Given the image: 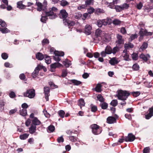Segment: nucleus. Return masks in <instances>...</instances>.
Wrapping results in <instances>:
<instances>
[{"label":"nucleus","mask_w":153,"mask_h":153,"mask_svg":"<svg viewBox=\"0 0 153 153\" xmlns=\"http://www.w3.org/2000/svg\"><path fill=\"white\" fill-rule=\"evenodd\" d=\"M118 94L117 95L118 99L122 100H125L130 94L129 91H126L120 90L118 91Z\"/></svg>","instance_id":"obj_1"},{"label":"nucleus","mask_w":153,"mask_h":153,"mask_svg":"<svg viewBox=\"0 0 153 153\" xmlns=\"http://www.w3.org/2000/svg\"><path fill=\"white\" fill-rule=\"evenodd\" d=\"M57 10L56 8L53 7L48 10L46 9L45 11L46 16L50 17L49 18L50 19H53L57 17V15L56 13H54L53 11H56Z\"/></svg>","instance_id":"obj_2"},{"label":"nucleus","mask_w":153,"mask_h":153,"mask_svg":"<svg viewBox=\"0 0 153 153\" xmlns=\"http://www.w3.org/2000/svg\"><path fill=\"white\" fill-rule=\"evenodd\" d=\"M91 129L92 133L94 135H98L101 133L102 131V127L96 124L91 125L90 127Z\"/></svg>","instance_id":"obj_3"},{"label":"nucleus","mask_w":153,"mask_h":153,"mask_svg":"<svg viewBox=\"0 0 153 153\" xmlns=\"http://www.w3.org/2000/svg\"><path fill=\"white\" fill-rule=\"evenodd\" d=\"M24 97H28L30 99L33 98L35 96V90L33 89H28L23 93Z\"/></svg>","instance_id":"obj_4"},{"label":"nucleus","mask_w":153,"mask_h":153,"mask_svg":"<svg viewBox=\"0 0 153 153\" xmlns=\"http://www.w3.org/2000/svg\"><path fill=\"white\" fill-rule=\"evenodd\" d=\"M111 21V19L108 18L102 20H99L97 21V25L98 27H101L103 25L106 26L108 24V25L110 24L111 22H110V21Z\"/></svg>","instance_id":"obj_5"},{"label":"nucleus","mask_w":153,"mask_h":153,"mask_svg":"<svg viewBox=\"0 0 153 153\" xmlns=\"http://www.w3.org/2000/svg\"><path fill=\"white\" fill-rule=\"evenodd\" d=\"M136 139L135 136L132 133H129L127 136L125 138V141L126 142H132Z\"/></svg>","instance_id":"obj_6"},{"label":"nucleus","mask_w":153,"mask_h":153,"mask_svg":"<svg viewBox=\"0 0 153 153\" xmlns=\"http://www.w3.org/2000/svg\"><path fill=\"white\" fill-rule=\"evenodd\" d=\"M45 97L46 101L49 100V96L50 95V89L49 87H44V88Z\"/></svg>","instance_id":"obj_7"},{"label":"nucleus","mask_w":153,"mask_h":153,"mask_svg":"<svg viewBox=\"0 0 153 153\" xmlns=\"http://www.w3.org/2000/svg\"><path fill=\"white\" fill-rule=\"evenodd\" d=\"M140 35H141V37L143 36L144 35L146 36H151L152 35V33L151 32H148L146 30H144L142 28H141L139 32Z\"/></svg>","instance_id":"obj_8"},{"label":"nucleus","mask_w":153,"mask_h":153,"mask_svg":"<svg viewBox=\"0 0 153 153\" xmlns=\"http://www.w3.org/2000/svg\"><path fill=\"white\" fill-rule=\"evenodd\" d=\"M59 16L61 18L63 19V20L67 19L66 18L68 17V13L65 10H62L60 11Z\"/></svg>","instance_id":"obj_9"},{"label":"nucleus","mask_w":153,"mask_h":153,"mask_svg":"<svg viewBox=\"0 0 153 153\" xmlns=\"http://www.w3.org/2000/svg\"><path fill=\"white\" fill-rule=\"evenodd\" d=\"M149 113L145 115V118L148 120L153 116V106L149 108L148 110Z\"/></svg>","instance_id":"obj_10"},{"label":"nucleus","mask_w":153,"mask_h":153,"mask_svg":"<svg viewBox=\"0 0 153 153\" xmlns=\"http://www.w3.org/2000/svg\"><path fill=\"white\" fill-rule=\"evenodd\" d=\"M122 37V36L118 34H117V40L116 41V42L118 44H121L124 43V41Z\"/></svg>","instance_id":"obj_11"},{"label":"nucleus","mask_w":153,"mask_h":153,"mask_svg":"<svg viewBox=\"0 0 153 153\" xmlns=\"http://www.w3.org/2000/svg\"><path fill=\"white\" fill-rule=\"evenodd\" d=\"M107 122L109 124H112L116 122V118L110 116L107 119Z\"/></svg>","instance_id":"obj_12"},{"label":"nucleus","mask_w":153,"mask_h":153,"mask_svg":"<svg viewBox=\"0 0 153 153\" xmlns=\"http://www.w3.org/2000/svg\"><path fill=\"white\" fill-rule=\"evenodd\" d=\"M63 22L65 25L72 26L74 25L75 22L73 21H71L68 19L63 20Z\"/></svg>","instance_id":"obj_13"},{"label":"nucleus","mask_w":153,"mask_h":153,"mask_svg":"<svg viewBox=\"0 0 153 153\" xmlns=\"http://www.w3.org/2000/svg\"><path fill=\"white\" fill-rule=\"evenodd\" d=\"M91 27L90 25H86L85 27V33L86 35H89L91 33Z\"/></svg>","instance_id":"obj_14"},{"label":"nucleus","mask_w":153,"mask_h":153,"mask_svg":"<svg viewBox=\"0 0 153 153\" xmlns=\"http://www.w3.org/2000/svg\"><path fill=\"white\" fill-rule=\"evenodd\" d=\"M41 123V122L37 117H34L32 120V124L33 125H39Z\"/></svg>","instance_id":"obj_15"},{"label":"nucleus","mask_w":153,"mask_h":153,"mask_svg":"<svg viewBox=\"0 0 153 153\" xmlns=\"http://www.w3.org/2000/svg\"><path fill=\"white\" fill-rule=\"evenodd\" d=\"M36 126L31 124V126L29 128V131L30 133L33 134L36 132Z\"/></svg>","instance_id":"obj_16"},{"label":"nucleus","mask_w":153,"mask_h":153,"mask_svg":"<svg viewBox=\"0 0 153 153\" xmlns=\"http://www.w3.org/2000/svg\"><path fill=\"white\" fill-rule=\"evenodd\" d=\"M118 62L116 57H113L109 61L110 63L112 65H114L117 64Z\"/></svg>","instance_id":"obj_17"},{"label":"nucleus","mask_w":153,"mask_h":153,"mask_svg":"<svg viewBox=\"0 0 153 153\" xmlns=\"http://www.w3.org/2000/svg\"><path fill=\"white\" fill-rule=\"evenodd\" d=\"M5 103L3 100H0V112L2 111L4 109Z\"/></svg>","instance_id":"obj_18"},{"label":"nucleus","mask_w":153,"mask_h":153,"mask_svg":"<svg viewBox=\"0 0 153 153\" xmlns=\"http://www.w3.org/2000/svg\"><path fill=\"white\" fill-rule=\"evenodd\" d=\"M85 104L84 100L83 99L81 98L79 100L78 104L80 106L81 108L82 106H85Z\"/></svg>","instance_id":"obj_19"},{"label":"nucleus","mask_w":153,"mask_h":153,"mask_svg":"<svg viewBox=\"0 0 153 153\" xmlns=\"http://www.w3.org/2000/svg\"><path fill=\"white\" fill-rule=\"evenodd\" d=\"M36 58L39 60H42L45 57L44 55L40 53H38L36 55Z\"/></svg>","instance_id":"obj_20"},{"label":"nucleus","mask_w":153,"mask_h":153,"mask_svg":"<svg viewBox=\"0 0 153 153\" xmlns=\"http://www.w3.org/2000/svg\"><path fill=\"white\" fill-rule=\"evenodd\" d=\"M62 66V65L59 62H56L51 65V68H55L56 67H58Z\"/></svg>","instance_id":"obj_21"},{"label":"nucleus","mask_w":153,"mask_h":153,"mask_svg":"<svg viewBox=\"0 0 153 153\" xmlns=\"http://www.w3.org/2000/svg\"><path fill=\"white\" fill-rule=\"evenodd\" d=\"M20 114L24 116H25L27 114V110L25 109H22L19 111Z\"/></svg>","instance_id":"obj_22"},{"label":"nucleus","mask_w":153,"mask_h":153,"mask_svg":"<svg viewBox=\"0 0 153 153\" xmlns=\"http://www.w3.org/2000/svg\"><path fill=\"white\" fill-rule=\"evenodd\" d=\"M29 134L25 133L19 136V138L22 140H24L27 138Z\"/></svg>","instance_id":"obj_23"},{"label":"nucleus","mask_w":153,"mask_h":153,"mask_svg":"<svg viewBox=\"0 0 153 153\" xmlns=\"http://www.w3.org/2000/svg\"><path fill=\"white\" fill-rule=\"evenodd\" d=\"M108 103L104 102L100 104V106L101 107V108L103 109H106L108 107Z\"/></svg>","instance_id":"obj_24"},{"label":"nucleus","mask_w":153,"mask_h":153,"mask_svg":"<svg viewBox=\"0 0 153 153\" xmlns=\"http://www.w3.org/2000/svg\"><path fill=\"white\" fill-rule=\"evenodd\" d=\"M58 114L59 116L62 118H63L65 117V112L63 110H60L58 112Z\"/></svg>","instance_id":"obj_25"},{"label":"nucleus","mask_w":153,"mask_h":153,"mask_svg":"<svg viewBox=\"0 0 153 153\" xmlns=\"http://www.w3.org/2000/svg\"><path fill=\"white\" fill-rule=\"evenodd\" d=\"M148 46V44L147 43L144 42L142 45L139 49L140 51H143L147 48Z\"/></svg>","instance_id":"obj_26"},{"label":"nucleus","mask_w":153,"mask_h":153,"mask_svg":"<svg viewBox=\"0 0 153 153\" xmlns=\"http://www.w3.org/2000/svg\"><path fill=\"white\" fill-rule=\"evenodd\" d=\"M105 51L108 54L112 53V49L110 46H107L105 48Z\"/></svg>","instance_id":"obj_27"},{"label":"nucleus","mask_w":153,"mask_h":153,"mask_svg":"<svg viewBox=\"0 0 153 153\" xmlns=\"http://www.w3.org/2000/svg\"><path fill=\"white\" fill-rule=\"evenodd\" d=\"M60 4L63 7H65L69 4V3L65 0H62L60 1Z\"/></svg>","instance_id":"obj_28"},{"label":"nucleus","mask_w":153,"mask_h":153,"mask_svg":"<svg viewBox=\"0 0 153 153\" xmlns=\"http://www.w3.org/2000/svg\"><path fill=\"white\" fill-rule=\"evenodd\" d=\"M63 63L66 67H68L71 65L69 61L67 59H65L63 61Z\"/></svg>","instance_id":"obj_29"},{"label":"nucleus","mask_w":153,"mask_h":153,"mask_svg":"<svg viewBox=\"0 0 153 153\" xmlns=\"http://www.w3.org/2000/svg\"><path fill=\"white\" fill-rule=\"evenodd\" d=\"M39 70L38 69V67H36L34 72L32 73V76L34 78L35 77L38 75L39 72Z\"/></svg>","instance_id":"obj_30"},{"label":"nucleus","mask_w":153,"mask_h":153,"mask_svg":"<svg viewBox=\"0 0 153 153\" xmlns=\"http://www.w3.org/2000/svg\"><path fill=\"white\" fill-rule=\"evenodd\" d=\"M25 6L22 4V1H19L17 3V7L21 9L24 8Z\"/></svg>","instance_id":"obj_31"},{"label":"nucleus","mask_w":153,"mask_h":153,"mask_svg":"<svg viewBox=\"0 0 153 153\" xmlns=\"http://www.w3.org/2000/svg\"><path fill=\"white\" fill-rule=\"evenodd\" d=\"M97 99L100 102H104L105 101V99L103 98V97L100 94H98L97 97Z\"/></svg>","instance_id":"obj_32"},{"label":"nucleus","mask_w":153,"mask_h":153,"mask_svg":"<svg viewBox=\"0 0 153 153\" xmlns=\"http://www.w3.org/2000/svg\"><path fill=\"white\" fill-rule=\"evenodd\" d=\"M134 47V45L131 43H129L127 44H125L124 45L125 48L128 49L129 48H132Z\"/></svg>","instance_id":"obj_33"},{"label":"nucleus","mask_w":153,"mask_h":153,"mask_svg":"<svg viewBox=\"0 0 153 153\" xmlns=\"http://www.w3.org/2000/svg\"><path fill=\"white\" fill-rule=\"evenodd\" d=\"M54 54L55 56H63L64 55V52H60L57 51H55Z\"/></svg>","instance_id":"obj_34"},{"label":"nucleus","mask_w":153,"mask_h":153,"mask_svg":"<svg viewBox=\"0 0 153 153\" xmlns=\"http://www.w3.org/2000/svg\"><path fill=\"white\" fill-rule=\"evenodd\" d=\"M48 132H53L55 129L54 126L52 125L49 126L48 127Z\"/></svg>","instance_id":"obj_35"},{"label":"nucleus","mask_w":153,"mask_h":153,"mask_svg":"<svg viewBox=\"0 0 153 153\" xmlns=\"http://www.w3.org/2000/svg\"><path fill=\"white\" fill-rule=\"evenodd\" d=\"M36 4L37 6H38L37 8V10L38 11H40L42 10V5L41 3L39 2H36Z\"/></svg>","instance_id":"obj_36"},{"label":"nucleus","mask_w":153,"mask_h":153,"mask_svg":"<svg viewBox=\"0 0 153 153\" xmlns=\"http://www.w3.org/2000/svg\"><path fill=\"white\" fill-rule=\"evenodd\" d=\"M130 94H131L134 97H137L139 96L140 94L139 91H133L130 92Z\"/></svg>","instance_id":"obj_37"},{"label":"nucleus","mask_w":153,"mask_h":153,"mask_svg":"<svg viewBox=\"0 0 153 153\" xmlns=\"http://www.w3.org/2000/svg\"><path fill=\"white\" fill-rule=\"evenodd\" d=\"M0 31L3 33H7L10 32V30L7 28H2L0 27Z\"/></svg>","instance_id":"obj_38"},{"label":"nucleus","mask_w":153,"mask_h":153,"mask_svg":"<svg viewBox=\"0 0 153 153\" xmlns=\"http://www.w3.org/2000/svg\"><path fill=\"white\" fill-rule=\"evenodd\" d=\"M110 104L111 105L114 107H115L117 105L118 101L117 100H113Z\"/></svg>","instance_id":"obj_39"},{"label":"nucleus","mask_w":153,"mask_h":153,"mask_svg":"<svg viewBox=\"0 0 153 153\" xmlns=\"http://www.w3.org/2000/svg\"><path fill=\"white\" fill-rule=\"evenodd\" d=\"M91 111L95 112L97 110V108L96 106L94 105L93 104H91Z\"/></svg>","instance_id":"obj_40"},{"label":"nucleus","mask_w":153,"mask_h":153,"mask_svg":"<svg viewBox=\"0 0 153 153\" xmlns=\"http://www.w3.org/2000/svg\"><path fill=\"white\" fill-rule=\"evenodd\" d=\"M71 82L74 83L75 85H79L81 83V82L80 81L77 80L75 79L71 80Z\"/></svg>","instance_id":"obj_41"},{"label":"nucleus","mask_w":153,"mask_h":153,"mask_svg":"<svg viewBox=\"0 0 153 153\" xmlns=\"http://www.w3.org/2000/svg\"><path fill=\"white\" fill-rule=\"evenodd\" d=\"M102 33V31L100 29H97L95 32V36H101V34Z\"/></svg>","instance_id":"obj_42"},{"label":"nucleus","mask_w":153,"mask_h":153,"mask_svg":"<svg viewBox=\"0 0 153 153\" xmlns=\"http://www.w3.org/2000/svg\"><path fill=\"white\" fill-rule=\"evenodd\" d=\"M93 39L94 41H95L96 42H98L102 39V37L101 36H95V37L93 38Z\"/></svg>","instance_id":"obj_43"},{"label":"nucleus","mask_w":153,"mask_h":153,"mask_svg":"<svg viewBox=\"0 0 153 153\" xmlns=\"http://www.w3.org/2000/svg\"><path fill=\"white\" fill-rule=\"evenodd\" d=\"M69 139L72 142H75L77 141V137L74 136H70Z\"/></svg>","instance_id":"obj_44"},{"label":"nucleus","mask_w":153,"mask_h":153,"mask_svg":"<svg viewBox=\"0 0 153 153\" xmlns=\"http://www.w3.org/2000/svg\"><path fill=\"white\" fill-rule=\"evenodd\" d=\"M119 51V48L117 47H114L112 50V53L113 54H115L116 52Z\"/></svg>","instance_id":"obj_45"},{"label":"nucleus","mask_w":153,"mask_h":153,"mask_svg":"<svg viewBox=\"0 0 153 153\" xmlns=\"http://www.w3.org/2000/svg\"><path fill=\"white\" fill-rule=\"evenodd\" d=\"M132 68L134 71H137L139 69V66L137 64H135L133 65Z\"/></svg>","instance_id":"obj_46"},{"label":"nucleus","mask_w":153,"mask_h":153,"mask_svg":"<svg viewBox=\"0 0 153 153\" xmlns=\"http://www.w3.org/2000/svg\"><path fill=\"white\" fill-rule=\"evenodd\" d=\"M132 59L133 60H136L138 58V55L136 53H133L131 55Z\"/></svg>","instance_id":"obj_47"},{"label":"nucleus","mask_w":153,"mask_h":153,"mask_svg":"<svg viewBox=\"0 0 153 153\" xmlns=\"http://www.w3.org/2000/svg\"><path fill=\"white\" fill-rule=\"evenodd\" d=\"M114 8L117 12H120L123 10L121 6L118 5L115 6Z\"/></svg>","instance_id":"obj_48"},{"label":"nucleus","mask_w":153,"mask_h":153,"mask_svg":"<svg viewBox=\"0 0 153 153\" xmlns=\"http://www.w3.org/2000/svg\"><path fill=\"white\" fill-rule=\"evenodd\" d=\"M121 22L119 20L115 19H114L113 22V23L115 25H119L121 23Z\"/></svg>","instance_id":"obj_49"},{"label":"nucleus","mask_w":153,"mask_h":153,"mask_svg":"<svg viewBox=\"0 0 153 153\" xmlns=\"http://www.w3.org/2000/svg\"><path fill=\"white\" fill-rule=\"evenodd\" d=\"M82 16V14L80 13H76L74 15V18L76 19L80 18Z\"/></svg>","instance_id":"obj_50"},{"label":"nucleus","mask_w":153,"mask_h":153,"mask_svg":"<svg viewBox=\"0 0 153 153\" xmlns=\"http://www.w3.org/2000/svg\"><path fill=\"white\" fill-rule=\"evenodd\" d=\"M140 57L141 59H143V60L145 61H146L148 60L147 57L144 54H141L140 55Z\"/></svg>","instance_id":"obj_51"},{"label":"nucleus","mask_w":153,"mask_h":153,"mask_svg":"<svg viewBox=\"0 0 153 153\" xmlns=\"http://www.w3.org/2000/svg\"><path fill=\"white\" fill-rule=\"evenodd\" d=\"M0 25L2 27H6L7 25L5 22L2 21L1 19H0Z\"/></svg>","instance_id":"obj_52"},{"label":"nucleus","mask_w":153,"mask_h":153,"mask_svg":"<svg viewBox=\"0 0 153 153\" xmlns=\"http://www.w3.org/2000/svg\"><path fill=\"white\" fill-rule=\"evenodd\" d=\"M64 141V139L62 136L59 137L57 138V141L59 143H62Z\"/></svg>","instance_id":"obj_53"},{"label":"nucleus","mask_w":153,"mask_h":153,"mask_svg":"<svg viewBox=\"0 0 153 153\" xmlns=\"http://www.w3.org/2000/svg\"><path fill=\"white\" fill-rule=\"evenodd\" d=\"M94 9L93 7H90L88 9V13L91 14L94 12Z\"/></svg>","instance_id":"obj_54"},{"label":"nucleus","mask_w":153,"mask_h":153,"mask_svg":"<svg viewBox=\"0 0 153 153\" xmlns=\"http://www.w3.org/2000/svg\"><path fill=\"white\" fill-rule=\"evenodd\" d=\"M43 112L46 117L47 118H49L50 117V115L49 114L46 110L43 111Z\"/></svg>","instance_id":"obj_55"},{"label":"nucleus","mask_w":153,"mask_h":153,"mask_svg":"<svg viewBox=\"0 0 153 153\" xmlns=\"http://www.w3.org/2000/svg\"><path fill=\"white\" fill-rule=\"evenodd\" d=\"M45 61L47 64H50L51 62L50 57L48 56L45 57Z\"/></svg>","instance_id":"obj_56"},{"label":"nucleus","mask_w":153,"mask_h":153,"mask_svg":"<svg viewBox=\"0 0 153 153\" xmlns=\"http://www.w3.org/2000/svg\"><path fill=\"white\" fill-rule=\"evenodd\" d=\"M137 34H132L130 38L131 41L133 40L134 39H135L137 38Z\"/></svg>","instance_id":"obj_57"},{"label":"nucleus","mask_w":153,"mask_h":153,"mask_svg":"<svg viewBox=\"0 0 153 153\" xmlns=\"http://www.w3.org/2000/svg\"><path fill=\"white\" fill-rule=\"evenodd\" d=\"M47 16H46V15L45 16H42L41 19V21L42 22L45 23L47 19V18L46 17Z\"/></svg>","instance_id":"obj_58"},{"label":"nucleus","mask_w":153,"mask_h":153,"mask_svg":"<svg viewBox=\"0 0 153 153\" xmlns=\"http://www.w3.org/2000/svg\"><path fill=\"white\" fill-rule=\"evenodd\" d=\"M123 10H124L125 9H127L129 7V5L126 3H124L121 6Z\"/></svg>","instance_id":"obj_59"},{"label":"nucleus","mask_w":153,"mask_h":153,"mask_svg":"<svg viewBox=\"0 0 153 153\" xmlns=\"http://www.w3.org/2000/svg\"><path fill=\"white\" fill-rule=\"evenodd\" d=\"M121 33L123 34H125L126 33V29L124 27H122L120 30Z\"/></svg>","instance_id":"obj_60"},{"label":"nucleus","mask_w":153,"mask_h":153,"mask_svg":"<svg viewBox=\"0 0 153 153\" xmlns=\"http://www.w3.org/2000/svg\"><path fill=\"white\" fill-rule=\"evenodd\" d=\"M143 6V4L141 2H139L137 5L136 7L139 10L141 9Z\"/></svg>","instance_id":"obj_61"},{"label":"nucleus","mask_w":153,"mask_h":153,"mask_svg":"<svg viewBox=\"0 0 153 153\" xmlns=\"http://www.w3.org/2000/svg\"><path fill=\"white\" fill-rule=\"evenodd\" d=\"M19 78L21 80H25V79L26 77L24 74H20L19 76Z\"/></svg>","instance_id":"obj_62"},{"label":"nucleus","mask_w":153,"mask_h":153,"mask_svg":"<svg viewBox=\"0 0 153 153\" xmlns=\"http://www.w3.org/2000/svg\"><path fill=\"white\" fill-rule=\"evenodd\" d=\"M124 59L126 61H128L129 60V55L128 53H126L123 56Z\"/></svg>","instance_id":"obj_63"},{"label":"nucleus","mask_w":153,"mask_h":153,"mask_svg":"<svg viewBox=\"0 0 153 153\" xmlns=\"http://www.w3.org/2000/svg\"><path fill=\"white\" fill-rule=\"evenodd\" d=\"M67 73L66 70H63L62 71V77H65L67 76Z\"/></svg>","instance_id":"obj_64"}]
</instances>
